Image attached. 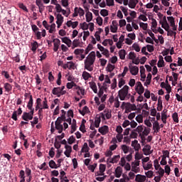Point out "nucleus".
I'll return each instance as SVG.
<instances>
[{
    "mask_svg": "<svg viewBox=\"0 0 182 182\" xmlns=\"http://www.w3.org/2000/svg\"><path fill=\"white\" fill-rule=\"evenodd\" d=\"M119 55L120 59H122V60H124V59L126 58V50H121L119 52Z\"/></svg>",
    "mask_w": 182,
    "mask_h": 182,
    "instance_id": "bb28decb",
    "label": "nucleus"
},
{
    "mask_svg": "<svg viewBox=\"0 0 182 182\" xmlns=\"http://www.w3.org/2000/svg\"><path fill=\"white\" fill-rule=\"evenodd\" d=\"M144 170H150L153 167V164H151V161L149 162L146 166H143Z\"/></svg>",
    "mask_w": 182,
    "mask_h": 182,
    "instance_id": "5fc2aeb1",
    "label": "nucleus"
},
{
    "mask_svg": "<svg viewBox=\"0 0 182 182\" xmlns=\"http://www.w3.org/2000/svg\"><path fill=\"white\" fill-rule=\"evenodd\" d=\"M95 60H96V53L95 51H92L84 61L85 69H86L89 72H92L93 70L92 66L95 64Z\"/></svg>",
    "mask_w": 182,
    "mask_h": 182,
    "instance_id": "f257e3e1",
    "label": "nucleus"
},
{
    "mask_svg": "<svg viewBox=\"0 0 182 182\" xmlns=\"http://www.w3.org/2000/svg\"><path fill=\"white\" fill-rule=\"evenodd\" d=\"M60 87H54L52 90L53 95H59L60 93Z\"/></svg>",
    "mask_w": 182,
    "mask_h": 182,
    "instance_id": "4c0bfd02",
    "label": "nucleus"
},
{
    "mask_svg": "<svg viewBox=\"0 0 182 182\" xmlns=\"http://www.w3.org/2000/svg\"><path fill=\"white\" fill-rule=\"evenodd\" d=\"M89 150H90V149L89 148V146H87V143H84V145L81 149L82 153H89Z\"/></svg>",
    "mask_w": 182,
    "mask_h": 182,
    "instance_id": "cd10ccee",
    "label": "nucleus"
},
{
    "mask_svg": "<svg viewBox=\"0 0 182 182\" xmlns=\"http://www.w3.org/2000/svg\"><path fill=\"white\" fill-rule=\"evenodd\" d=\"M139 4V0H129L128 6L131 8V9H134L136 8V5Z\"/></svg>",
    "mask_w": 182,
    "mask_h": 182,
    "instance_id": "2eb2a0df",
    "label": "nucleus"
},
{
    "mask_svg": "<svg viewBox=\"0 0 182 182\" xmlns=\"http://www.w3.org/2000/svg\"><path fill=\"white\" fill-rule=\"evenodd\" d=\"M97 167V164H94L92 165L88 166V170H90L92 173H95V169Z\"/></svg>",
    "mask_w": 182,
    "mask_h": 182,
    "instance_id": "ea45409f",
    "label": "nucleus"
},
{
    "mask_svg": "<svg viewBox=\"0 0 182 182\" xmlns=\"http://www.w3.org/2000/svg\"><path fill=\"white\" fill-rule=\"evenodd\" d=\"M55 29H56V24L53 23L50 26L49 33H52L53 32H55Z\"/></svg>",
    "mask_w": 182,
    "mask_h": 182,
    "instance_id": "37998d69",
    "label": "nucleus"
},
{
    "mask_svg": "<svg viewBox=\"0 0 182 182\" xmlns=\"http://www.w3.org/2000/svg\"><path fill=\"white\" fill-rule=\"evenodd\" d=\"M167 19L170 23V26H174V25L176 24V21H174V17L168 16Z\"/></svg>",
    "mask_w": 182,
    "mask_h": 182,
    "instance_id": "c756f323",
    "label": "nucleus"
},
{
    "mask_svg": "<svg viewBox=\"0 0 182 182\" xmlns=\"http://www.w3.org/2000/svg\"><path fill=\"white\" fill-rule=\"evenodd\" d=\"M100 171L101 173H105V171H106V165L103 164H100Z\"/></svg>",
    "mask_w": 182,
    "mask_h": 182,
    "instance_id": "13d9d810",
    "label": "nucleus"
},
{
    "mask_svg": "<svg viewBox=\"0 0 182 182\" xmlns=\"http://www.w3.org/2000/svg\"><path fill=\"white\" fill-rule=\"evenodd\" d=\"M98 132L102 134V136H105V134L109 133V127H107V125H104L99 128Z\"/></svg>",
    "mask_w": 182,
    "mask_h": 182,
    "instance_id": "6e6552de",
    "label": "nucleus"
},
{
    "mask_svg": "<svg viewBox=\"0 0 182 182\" xmlns=\"http://www.w3.org/2000/svg\"><path fill=\"white\" fill-rule=\"evenodd\" d=\"M150 150H151V146L146 144L144 146V148L142 149V151H144V153H145V151H146L147 153H149V151H150Z\"/></svg>",
    "mask_w": 182,
    "mask_h": 182,
    "instance_id": "49530a36",
    "label": "nucleus"
},
{
    "mask_svg": "<svg viewBox=\"0 0 182 182\" xmlns=\"http://www.w3.org/2000/svg\"><path fill=\"white\" fill-rule=\"evenodd\" d=\"M139 26L140 28H142L144 31H147V28H149V24H147V23L141 22L139 23Z\"/></svg>",
    "mask_w": 182,
    "mask_h": 182,
    "instance_id": "c9c22d12",
    "label": "nucleus"
},
{
    "mask_svg": "<svg viewBox=\"0 0 182 182\" xmlns=\"http://www.w3.org/2000/svg\"><path fill=\"white\" fill-rule=\"evenodd\" d=\"M154 167H155V170H158V169L160 168V167H161V166H160V164H159V159H155V160L154 161Z\"/></svg>",
    "mask_w": 182,
    "mask_h": 182,
    "instance_id": "79ce46f5",
    "label": "nucleus"
},
{
    "mask_svg": "<svg viewBox=\"0 0 182 182\" xmlns=\"http://www.w3.org/2000/svg\"><path fill=\"white\" fill-rule=\"evenodd\" d=\"M122 150L124 151V154H127V153H129V148L127 145H122Z\"/></svg>",
    "mask_w": 182,
    "mask_h": 182,
    "instance_id": "c03bdc74",
    "label": "nucleus"
},
{
    "mask_svg": "<svg viewBox=\"0 0 182 182\" xmlns=\"http://www.w3.org/2000/svg\"><path fill=\"white\" fill-rule=\"evenodd\" d=\"M4 87L6 92H11L12 91V85L9 84V82L4 83Z\"/></svg>",
    "mask_w": 182,
    "mask_h": 182,
    "instance_id": "b1692460",
    "label": "nucleus"
},
{
    "mask_svg": "<svg viewBox=\"0 0 182 182\" xmlns=\"http://www.w3.org/2000/svg\"><path fill=\"white\" fill-rule=\"evenodd\" d=\"M82 77L84 79V80H89V79H90V77H92V75H90V73H89L86 71H84L82 73Z\"/></svg>",
    "mask_w": 182,
    "mask_h": 182,
    "instance_id": "4be33fe9",
    "label": "nucleus"
},
{
    "mask_svg": "<svg viewBox=\"0 0 182 182\" xmlns=\"http://www.w3.org/2000/svg\"><path fill=\"white\" fill-rule=\"evenodd\" d=\"M150 132H151V129L150 128L146 129L145 127V129H144V132H142L141 134L143 136H149V134H150Z\"/></svg>",
    "mask_w": 182,
    "mask_h": 182,
    "instance_id": "a19ab883",
    "label": "nucleus"
},
{
    "mask_svg": "<svg viewBox=\"0 0 182 182\" xmlns=\"http://www.w3.org/2000/svg\"><path fill=\"white\" fill-rule=\"evenodd\" d=\"M129 70H130V73L133 76H136V75H137V73H139V67H137V66L129 67Z\"/></svg>",
    "mask_w": 182,
    "mask_h": 182,
    "instance_id": "f8f14e48",
    "label": "nucleus"
},
{
    "mask_svg": "<svg viewBox=\"0 0 182 182\" xmlns=\"http://www.w3.org/2000/svg\"><path fill=\"white\" fill-rule=\"evenodd\" d=\"M127 106H128V110L129 109H131V110H137V107H136L135 104H131L130 102H127Z\"/></svg>",
    "mask_w": 182,
    "mask_h": 182,
    "instance_id": "f704fd0d",
    "label": "nucleus"
},
{
    "mask_svg": "<svg viewBox=\"0 0 182 182\" xmlns=\"http://www.w3.org/2000/svg\"><path fill=\"white\" fill-rule=\"evenodd\" d=\"M120 159V155H115L114 157L109 161V163H117L119 161V159Z\"/></svg>",
    "mask_w": 182,
    "mask_h": 182,
    "instance_id": "7c9ffc66",
    "label": "nucleus"
},
{
    "mask_svg": "<svg viewBox=\"0 0 182 182\" xmlns=\"http://www.w3.org/2000/svg\"><path fill=\"white\" fill-rule=\"evenodd\" d=\"M144 128L141 125L138 126L136 129H134V132H137L139 133V134H142L141 132H143Z\"/></svg>",
    "mask_w": 182,
    "mask_h": 182,
    "instance_id": "6e6d98bb",
    "label": "nucleus"
},
{
    "mask_svg": "<svg viewBox=\"0 0 182 182\" xmlns=\"http://www.w3.org/2000/svg\"><path fill=\"white\" fill-rule=\"evenodd\" d=\"M122 173H123V168L120 166H117L115 169V177H117V178H120Z\"/></svg>",
    "mask_w": 182,
    "mask_h": 182,
    "instance_id": "4468645a",
    "label": "nucleus"
},
{
    "mask_svg": "<svg viewBox=\"0 0 182 182\" xmlns=\"http://www.w3.org/2000/svg\"><path fill=\"white\" fill-rule=\"evenodd\" d=\"M36 4L38 6L40 14H42L45 11V6L42 2V0H36Z\"/></svg>",
    "mask_w": 182,
    "mask_h": 182,
    "instance_id": "0eeeda50",
    "label": "nucleus"
},
{
    "mask_svg": "<svg viewBox=\"0 0 182 182\" xmlns=\"http://www.w3.org/2000/svg\"><path fill=\"white\" fill-rule=\"evenodd\" d=\"M90 87H91L94 93H97V86L96 85V82H90Z\"/></svg>",
    "mask_w": 182,
    "mask_h": 182,
    "instance_id": "393cba45",
    "label": "nucleus"
},
{
    "mask_svg": "<svg viewBox=\"0 0 182 182\" xmlns=\"http://www.w3.org/2000/svg\"><path fill=\"white\" fill-rule=\"evenodd\" d=\"M43 109H49V106L48 105V100L46 97L44 98V101L43 102Z\"/></svg>",
    "mask_w": 182,
    "mask_h": 182,
    "instance_id": "09e8293b",
    "label": "nucleus"
},
{
    "mask_svg": "<svg viewBox=\"0 0 182 182\" xmlns=\"http://www.w3.org/2000/svg\"><path fill=\"white\" fill-rule=\"evenodd\" d=\"M65 151L64 152L65 156L66 157H70V153H72V146L69 145H66L65 146Z\"/></svg>",
    "mask_w": 182,
    "mask_h": 182,
    "instance_id": "ddd939ff",
    "label": "nucleus"
},
{
    "mask_svg": "<svg viewBox=\"0 0 182 182\" xmlns=\"http://www.w3.org/2000/svg\"><path fill=\"white\" fill-rule=\"evenodd\" d=\"M153 130H154V133H159L160 132V124L159 122L156 121L153 124Z\"/></svg>",
    "mask_w": 182,
    "mask_h": 182,
    "instance_id": "f3484780",
    "label": "nucleus"
},
{
    "mask_svg": "<svg viewBox=\"0 0 182 182\" xmlns=\"http://www.w3.org/2000/svg\"><path fill=\"white\" fill-rule=\"evenodd\" d=\"M92 49H93V46H92V44H89L87 48L85 49V54L87 55V53H89V52H90V50H92Z\"/></svg>",
    "mask_w": 182,
    "mask_h": 182,
    "instance_id": "de8ad7c7",
    "label": "nucleus"
},
{
    "mask_svg": "<svg viewBox=\"0 0 182 182\" xmlns=\"http://www.w3.org/2000/svg\"><path fill=\"white\" fill-rule=\"evenodd\" d=\"M158 170V174H159L161 177H164L165 171L163 169V168L160 167Z\"/></svg>",
    "mask_w": 182,
    "mask_h": 182,
    "instance_id": "052dcab7",
    "label": "nucleus"
},
{
    "mask_svg": "<svg viewBox=\"0 0 182 182\" xmlns=\"http://www.w3.org/2000/svg\"><path fill=\"white\" fill-rule=\"evenodd\" d=\"M77 12L80 16H83L85 15V10L81 7L78 8Z\"/></svg>",
    "mask_w": 182,
    "mask_h": 182,
    "instance_id": "680f3d73",
    "label": "nucleus"
},
{
    "mask_svg": "<svg viewBox=\"0 0 182 182\" xmlns=\"http://www.w3.org/2000/svg\"><path fill=\"white\" fill-rule=\"evenodd\" d=\"M75 86H76V83H75L74 82L67 83V88L68 89H72V87H73Z\"/></svg>",
    "mask_w": 182,
    "mask_h": 182,
    "instance_id": "0e129e2a",
    "label": "nucleus"
},
{
    "mask_svg": "<svg viewBox=\"0 0 182 182\" xmlns=\"http://www.w3.org/2000/svg\"><path fill=\"white\" fill-rule=\"evenodd\" d=\"M171 171V168H170V166L166 165L165 166V173L167 174V176H170Z\"/></svg>",
    "mask_w": 182,
    "mask_h": 182,
    "instance_id": "3c124183",
    "label": "nucleus"
},
{
    "mask_svg": "<svg viewBox=\"0 0 182 182\" xmlns=\"http://www.w3.org/2000/svg\"><path fill=\"white\" fill-rule=\"evenodd\" d=\"M159 23H161V28H163L165 31H167L168 28H170V25L167 22V18L166 16H164L163 21H160Z\"/></svg>",
    "mask_w": 182,
    "mask_h": 182,
    "instance_id": "39448f33",
    "label": "nucleus"
},
{
    "mask_svg": "<svg viewBox=\"0 0 182 182\" xmlns=\"http://www.w3.org/2000/svg\"><path fill=\"white\" fill-rule=\"evenodd\" d=\"M18 7L21 9H23V11H25V12H28V8L26 7V6L23 4V3L18 4Z\"/></svg>",
    "mask_w": 182,
    "mask_h": 182,
    "instance_id": "bf43d9fd",
    "label": "nucleus"
},
{
    "mask_svg": "<svg viewBox=\"0 0 182 182\" xmlns=\"http://www.w3.org/2000/svg\"><path fill=\"white\" fill-rule=\"evenodd\" d=\"M136 92L138 95H141L144 93V87H139V88H135Z\"/></svg>",
    "mask_w": 182,
    "mask_h": 182,
    "instance_id": "2f4dec72",
    "label": "nucleus"
},
{
    "mask_svg": "<svg viewBox=\"0 0 182 182\" xmlns=\"http://www.w3.org/2000/svg\"><path fill=\"white\" fill-rule=\"evenodd\" d=\"M27 108L28 109V110H30V112H24L21 116V119H23V120H24L25 122H28L29 120H32L33 119L35 108H33L32 99H31L30 102H28Z\"/></svg>",
    "mask_w": 182,
    "mask_h": 182,
    "instance_id": "f03ea898",
    "label": "nucleus"
},
{
    "mask_svg": "<svg viewBox=\"0 0 182 182\" xmlns=\"http://www.w3.org/2000/svg\"><path fill=\"white\" fill-rule=\"evenodd\" d=\"M48 164L50 168H58V165H56V162H55V161L53 160H50Z\"/></svg>",
    "mask_w": 182,
    "mask_h": 182,
    "instance_id": "473e14b6",
    "label": "nucleus"
},
{
    "mask_svg": "<svg viewBox=\"0 0 182 182\" xmlns=\"http://www.w3.org/2000/svg\"><path fill=\"white\" fill-rule=\"evenodd\" d=\"M57 28H60V26H62V23H63V16H62V14H58L57 15Z\"/></svg>",
    "mask_w": 182,
    "mask_h": 182,
    "instance_id": "1a4fd4ad",
    "label": "nucleus"
},
{
    "mask_svg": "<svg viewBox=\"0 0 182 182\" xmlns=\"http://www.w3.org/2000/svg\"><path fill=\"white\" fill-rule=\"evenodd\" d=\"M80 26L82 31H87V29H89V24H87L86 22L80 23Z\"/></svg>",
    "mask_w": 182,
    "mask_h": 182,
    "instance_id": "72a5a7b5",
    "label": "nucleus"
},
{
    "mask_svg": "<svg viewBox=\"0 0 182 182\" xmlns=\"http://www.w3.org/2000/svg\"><path fill=\"white\" fill-rule=\"evenodd\" d=\"M157 66H158V68H164V66H165L164 60L163 58V56H161V55L159 56V60L158 61Z\"/></svg>",
    "mask_w": 182,
    "mask_h": 182,
    "instance_id": "aec40b11",
    "label": "nucleus"
},
{
    "mask_svg": "<svg viewBox=\"0 0 182 182\" xmlns=\"http://www.w3.org/2000/svg\"><path fill=\"white\" fill-rule=\"evenodd\" d=\"M100 122H102V119H100V116L97 115L95 118V127H99L100 126Z\"/></svg>",
    "mask_w": 182,
    "mask_h": 182,
    "instance_id": "6ab92c4d",
    "label": "nucleus"
},
{
    "mask_svg": "<svg viewBox=\"0 0 182 182\" xmlns=\"http://www.w3.org/2000/svg\"><path fill=\"white\" fill-rule=\"evenodd\" d=\"M166 159H167V157L165 155L162 156V159H161V161L160 162L161 166H166L167 165Z\"/></svg>",
    "mask_w": 182,
    "mask_h": 182,
    "instance_id": "e433bc0d",
    "label": "nucleus"
},
{
    "mask_svg": "<svg viewBox=\"0 0 182 182\" xmlns=\"http://www.w3.org/2000/svg\"><path fill=\"white\" fill-rule=\"evenodd\" d=\"M56 130H58V133L63 132V125L61 124H55Z\"/></svg>",
    "mask_w": 182,
    "mask_h": 182,
    "instance_id": "c85d7f7f",
    "label": "nucleus"
},
{
    "mask_svg": "<svg viewBox=\"0 0 182 182\" xmlns=\"http://www.w3.org/2000/svg\"><path fill=\"white\" fill-rule=\"evenodd\" d=\"M129 86L124 85L121 90L118 92V96L120 100H129L132 94L129 93Z\"/></svg>",
    "mask_w": 182,
    "mask_h": 182,
    "instance_id": "7ed1b4c3",
    "label": "nucleus"
},
{
    "mask_svg": "<svg viewBox=\"0 0 182 182\" xmlns=\"http://www.w3.org/2000/svg\"><path fill=\"white\" fill-rule=\"evenodd\" d=\"M61 41L63 43H65L68 48H70V46L72 45V41L70 39H69L68 37H64L61 38Z\"/></svg>",
    "mask_w": 182,
    "mask_h": 182,
    "instance_id": "a211bd4d",
    "label": "nucleus"
},
{
    "mask_svg": "<svg viewBox=\"0 0 182 182\" xmlns=\"http://www.w3.org/2000/svg\"><path fill=\"white\" fill-rule=\"evenodd\" d=\"M146 176L144 175H141V174H137L136 176V178H135V181H137V182H144L146 181Z\"/></svg>",
    "mask_w": 182,
    "mask_h": 182,
    "instance_id": "dca6fc26",
    "label": "nucleus"
},
{
    "mask_svg": "<svg viewBox=\"0 0 182 182\" xmlns=\"http://www.w3.org/2000/svg\"><path fill=\"white\" fill-rule=\"evenodd\" d=\"M129 58L132 60H134V59H136V53H134V52H130L129 54Z\"/></svg>",
    "mask_w": 182,
    "mask_h": 182,
    "instance_id": "e2e57ef3",
    "label": "nucleus"
},
{
    "mask_svg": "<svg viewBox=\"0 0 182 182\" xmlns=\"http://www.w3.org/2000/svg\"><path fill=\"white\" fill-rule=\"evenodd\" d=\"M104 56H105L107 58H109V50L104 48V50L102 53Z\"/></svg>",
    "mask_w": 182,
    "mask_h": 182,
    "instance_id": "69168bd1",
    "label": "nucleus"
},
{
    "mask_svg": "<svg viewBox=\"0 0 182 182\" xmlns=\"http://www.w3.org/2000/svg\"><path fill=\"white\" fill-rule=\"evenodd\" d=\"M22 114V108L19 107L17 111H14L11 119L16 122L18 120V115L21 116Z\"/></svg>",
    "mask_w": 182,
    "mask_h": 182,
    "instance_id": "20e7f679",
    "label": "nucleus"
},
{
    "mask_svg": "<svg viewBox=\"0 0 182 182\" xmlns=\"http://www.w3.org/2000/svg\"><path fill=\"white\" fill-rule=\"evenodd\" d=\"M151 77H152L151 73H149L146 77V80L144 84V86H149V85H150V83H151Z\"/></svg>",
    "mask_w": 182,
    "mask_h": 182,
    "instance_id": "a878e982",
    "label": "nucleus"
},
{
    "mask_svg": "<svg viewBox=\"0 0 182 182\" xmlns=\"http://www.w3.org/2000/svg\"><path fill=\"white\" fill-rule=\"evenodd\" d=\"M100 15H102V16H109V11L106 10V9H102L100 11Z\"/></svg>",
    "mask_w": 182,
    "mask_h": 182,
    "instance_id": "a18cd8bd",
    "label": "nucleus"
},
{
    "mask_svg": "<svg viewBox=\"0 0 182 182\" xmlns=\"http://www.w3.org/2000/svg\"><path fill=\"white\" fill-rule=\"evenodd\" d=\"M39 48V44L37 43V41H33V43H31V50L35 53L36 52V49Z\"/></svg>",
    "mask_w": 182,
    "mask_h": 182,
    "instance_id": "412c9836",
    "label": "nucleus"
},
{
    "mask_svg": "<svg viewBox=\"0 0 182 182\" xmlns=\"http://www.w3.org/2000/svg\"><path fill=\"white\" fill-rule=\"evenodd\" d=\"M172 119L175 123H178V114L177 112H174L172 114Z\"/></svg>",
    "mask_w": 182,
    "mask_h": 182,
    "instance_id": "58836bf2",
    "label": "nucleus"
},
{
    "mask_svg": "<svg viewBox=\"0 0 182 182\" xmlns=\"http://www.w3.org/2000/svg\"><path fill=\"white\" fill-rule=\"evenodd\" d=\"M132 147H134L135 151H139V150H140L141 149V146H140V144H139V141L136 139L132 141Z\"/></svg>",
    "mask_w": 182,
    "mask_h": 182,
    "instance_id": "9d476101",
    "label": "nucleus"
},
{
    "mask_svg": "<svg viewBox=\"0 0 182 182\" xmlns=\"http://www.w3.org/2000/svg\"><path fill=\"white\" fill-rule=\"evenodd\" d=\"M132 48L134 49V50H136V52H140V46H139V44L134 43L132 45Z\"/></svg>",
    "mask_w": 182,
    "mask_h": 182,
    "instance_id": "864d4df0",
    "label": "nucleus"
},
{
    "mask_svg": "<svg viewBox=\"0 0 182 182\" xmlns=\"http://www.w3.org/2000/svg\"><path fill=\"white\" fill-rule=\"evenodd\" d=\"M85 18H86V22H90V21L93 19V14H92V12L88 11L85 14Z\"/></svg>",
    "mask_w": 182,
    "mask_h": 182,
    "instance_id": "5701e85b",
    "label": "nucleus"
},
{
    "mask_svg": "<svg viewBox=\"0 0 182 182\" xmlns=\"http://www.w3.org/2000/svg\"><path fill=\"white\" fill-rule=\"evenodd\" d=\"M119 26V23H117V21L114 20L112 22V26H110V29H111V32H112V33H116V32H117V29Z\"/></svg>",
    "mask_w": 182,
    "mask_h": 182,
    "instance_id": "423d86ee",
    "label": "nucleus"
},
{
    "mask_svg": "<svg viewBox=\"0 0 182 182\" xmlns=\"http://www.w3.org/2000/svg\"><path fill=\"white\" fill-rule=\"evenodd\" d=\"M136 122H138V123H143V116L137 115L136 117Z\"/></svg>",
    "mask_w": 182,
    "mask_h": 182,
    "instance_id": "338daca9",
    "label": "nucleus"
},
{
    "mask_svg": "<svg viewBox=\"0 0 182 182\" xmlns=\"http://www.w3.org/2000/svg\"><path fill=\"white\" fill-rule=\"evenodd\" d=\"M145 174L146 177H148V178H151V177H153V175L154 174V172H153V171H148L145 173Z\"/></svg>",
    "mask_w": 182,
    "mask_h": 182,
    "instance_id": "4d7b16f0",
    "label": "nucleus"
},
{
    "mask_svg": "<svg viewBox=\"0 0 182 182\" xmlns=\"http://www.w3.org/2000/svg\"><path fill=\"white\" fill-rule=\"evenodd\" d=\"M107 72H113L114 70V65L112 64H108L107 67Z\"/></svg>",
    "mask_w": 182,
    "mask_h": 182,
    "instance_id": "8fccbe9b",
    "label": "nucleus"
},
{
    "mask_svg": "<svg viewBox=\"0 0 182 182\" xmlns=\"http://www.w3.org/2000/svg\"><path fill=\"white\" fill-rule=\"evenodd\" d=\"M144 97L146 99H150V90H145V92L144 94Z\"/></svg>",
    "mask_w": 182,
    "mask_h": 182,
    "instance_id": "774afa93",
    "label": "nucleus"
},
{
    "mask_svg": "<svg viewBox=\"0 0 182 182\" xmlns=\"http://www.w3.org/2000/svg\"><path fill=\"white\" fill-rule=\"evenodd\" d=\"M53 42L54 43L53 50H54V52H56L59 49V46L60 45V40H59L58 38H54L53 40Z\"/></svg>",
    "mask_w": 182,
    "mask_h": 182,
    "instance_id": "9b49d317",
    "label": "nucleus"
},
{
    "mask_svg": "<svg viewBox=\"0 0 182 182\" xmlns=\"http://www.w3.org/2000/svg\"><path fill=\"white\" fill-rule=\"evenodd\" d=\"M68 140V144H73V143L76 141V139L73 136H70V138Z\"/></svg>",
    "mask_w": 182,
    "mask_h": 182,
    "instance_id": "603ef678",
    "label": "nucleus"
}]
</instances>
